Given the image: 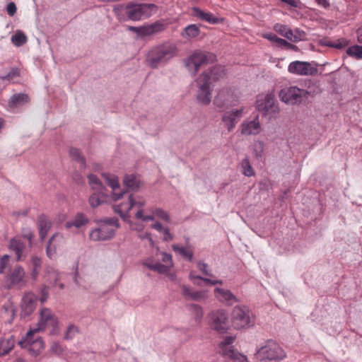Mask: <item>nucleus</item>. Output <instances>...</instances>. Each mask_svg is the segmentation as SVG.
Returning <instances> with one entry per match:
<instances>
[{"mask_svg":"<svg viewBox=\"0 0 362 362\" xmlns=\"http://www.w3.org/2000/svg\"><path fill=\"white\" fill-rule=\"evenodd\" d=\"M15 339L13 336H10L7 339L0 340V356H4L8 354L15 346Z\"/></svg>","mask_w":362,"mask_h":362,"instance_id":"obj_28","label":"nucleus"},{"mask_svg":"<svg viewBox=\"0 0 362 362\" xmlns=\"http://www.w3.org/2000/svg\"><path fill=\"white\" fill-rule=\"evenodd\" d=\"M163 30V25L156 23L148 26L141 27L139 36L144 37L151 35Z\"/></svg>","mask_w":362,"mask_h":362,"instance_id":"obj_32","label":"nucleus"},{"mask_svg":"<svg viewBox=\"0 0 362 362\" xmlns=\"http://www.w3.org/2000/svg\"><path fill=\"white\" fill-rule=\"evenodd\" d=\"M11 40L16 47H21L28 42V37L21 30H17L15 34L12 35Z\"/></svg>","mask_w":362,"mask_h":362,"instance_id":"obj_38","label":"nucleus"},{"mask_svg":"<svg viewBox=\"0 0 362 362\" xmlns=\"http://www.w3.org/2000/svg\"><path fill=\"white\" fill-rule=\"evenodd\" d=\"M106 197L107 195L103 191H95L90 196L88 202L92 208H96L105 202Z\"/></svg>","mask_w":362,"mask_h":362,"instance_id":"obj_30","label":"nucleus"},{"mask_svg":"<svg viewBox=\"0 0 362 362\" xmlns=\"http://www.w3.org/2000/svg\"><path fill=\"white\" fill-rule=\"evenodd\" d=\"M8 247L15 252L17 261H21L25 257V245L19 238L11 239Z\"/></svg>","mask_w":362,"mask_h":362,"instance_id":"obj_25","label":"nucleus"},{"mask_svg":"<svg viewBox=\"0 0 362 362\" xmlns=\"http://www.w3.org/2000/svg\"><path fill=\"white\" fill-rule=\"evenodd\" d=\"M240 134L244 136L257 135L262 131L259 115L253 119H245L240 126Z\"/></svg>","mask_w":362,"mask_h":362,"instance_id":"obj_19","label":"nucleus"},{"mask_svg":"<svg viewBox=\"0 0 362 362\" xmlns=\"http://www.w3.org/2000/svg\"><path fill=\"white\" fill-rule=\"evenodd\" d=\"M9 260V255H4L0 258V274L4 272L5 269L7 267Z\"/></svg>","mask_w":362,"mask_h":362,"instance_id":"obj_53","label":"nucleus"},{"mask_svg":"<svg viewBox=\"0 0 362 362\" xmlns=\"http://www.w3.org/2000/svg\"><path fill=\"white\" fill-rule=\"evenodd\" d=\"M288 28L287 25L279 23H276L274 27V30L284 37H285Z\"/></svg>","mask_w":362,"mask_h":362,"instance_id":"obj_51","label":"nucleus"},{"mask_svg":"<svg viewBox=\"0 0 362 362\" xmlns=\"http://www.w3.org/2000/svg\"><path fill=\"white\" fill-rule=\"evenodd\" d=\"M278 45L280 47H284L288 49H293L295 46L289 42H288L286 40L280 38V40H278Z\"/></svg>","mask_w":362,"mask_h":362,"instance_id":"obj_62","label":"nucleus"},{"mask_svg":"<svg viewBox=\"0 0 362 362\" xmlns=\"http://www.w3.org/2000/svg\"><path fill=\"white\" fill-rule=\"evenodd\" d=\"M306 88H301L302 95L304 99H307L310 97H314L320 93V90L319 87L311 81H308L305 83Z\"/></svg>","mask_w":362,"mask_h":362,"instance_id":"obj_29","label":"nucleus"},{"mask_svg":"<svg viewBox=\"0 0 362 362\" xmlns=\"http://www.w3.org/2000/svg\"><path fill=\"white\" fill-rule=\"evenodd\" d=\"M16 10L17 8L14 2H10L6 6V11L10 16H14L16 13Z\"/></svg>","mask_w":362,"mask_h":362,"instance_id":"obj_58","label":"nucleus"},{"mask_svg":"<svg viewBox=\"0 0 362 362\" xmlns=\"http://www.w3.org/2000/svg\"><path fill=\"white\" fill-rule=\"evenodd\" d=\"M245 113V108L242 107L239 109L228 111L223 115L221 119L224 127L228 132H231L235 128L240 118H241Z\"/></svg>","mask_w":362,"mask_h":362,"instance_id":"obj_20","label":"nucleus"},{"mask_svg":"<svg viewBox=\"0 0 362 362\" xmlns=\"http://www.w3.org/2000/svg\"><path fill=\"white\" fill-rule=\"evenodd\" d=\"M305 37V33L299 29H296L292 30L290 28H288L287 33L284 37L288 39V40L293 42H297L303 39Z\"/></svg>","mask_w":362,"mask_h":362,"instance_id":"obj_37","label":"nucleus"},{"mask_svg":"<svg viewBox=\"0 0 362 362\" xmlns=\"http://www.w3.org/2000/svg\"><path fill=\"white\" fill-rule=\"evenodd\" d=\"M235 341L233 337H227L220 344V349L223 355L234 359L237 362H247V358L245 356L236 352L231 344Z\"/></svg>","mask_w":362,"mask_h":362,"instance_id":"obj_17","label":"nucleus"},{"mask_svg":"<svg viewBox=\"0 0 362 362\" xmlns=\"http://www.w3.org/2000/svg\"><path fill=\"white\" fill-rule=\"evenodd\" d=\"M22 236L24 238L28 239L29 240L30 243H31L33 235V232L31 231V230L29 228H25L23 229Z\"/></svg>","mask_w":362,"mask_h":362,"instance_id":"obj_59","label":"nucleus"},{"mask_svg":"<svg viewBox=\"0 0 362 362\" xmlns=\"http://www.w3.org/2000/svg\"><path fill=\"white\" fill-rule=\"evenodd\" d=\"M264 151V144L262 141H257L253 144V152L257 158H261Z\"/></svg>","mask_w":362,"mask_h":362,"instance_id":"obj_45","label":"nucleus"},{"mask_svg":"<svg viewBox=\"0 0 362 362\" xmlns=\"http://www.w3.org/2000/svg\"><path fill=\"white\" fill-rule=\"evenodd\" d=\"M197 267L199 268V269L204 274V275H206V276H212V274H211V272H209V270L208 269V265L207 264L204 263V262H199L197 263Z\"/></svg>","mask_w":362,"mask_h":362,"instance_id":"obj_55","label":"nucleus"},{"mask_svg":"<svg viewBox=\"0 0 362 362\" xmlns=\"http://www.w3.org/2000/svg\"><path fill=\"white\" fill-rule=\"evenodd\" d=\"M28 100V95L27 94H14L8 101V106L10 107H16L27 103Z\"/></svg>","mask_w":362,"mask_h":362,"instance_id":"obj_33","label":"nucleus"},{"mask_svg":"<svg viewBox=\"0 0 362 362\" xmlns=\"http://www.w3.org/2000/svg\"><path fill=\"white\" fill-rule=\"evenodd\" d=\"M88 223V218L83 214H77L75 217L65 224L66 228L75 227L76 228H81L82 226H86Z\"/></svg>","mask_w":362,"mask_h":362,"instance_id":"obj_27","label":"nucleus"},{"mask_svg":"<svg viewBox=\"0 0 362 362\" xmlns=\"http://www.w3.org/2000/svg\"><path fill=\"white\" fill-rule=\"evenodd\" d=\"M214 81L223 78L225 76L224 69L222 66H215L207 71Z\"/></svg>","mask_w":362,"mask_h":362,"instance_id":"obj_42","label":"nucleus"},{"mask_svg":"<svg viewBox=\"0 0 362 362\" xmlns=\"http://www.w3.org/2000/svg\"><path fill=\"white\" fill-rule=\"evenodd\" d=\"M135 218L138 220H141L143 221H153L154 216L151 215H144V210L142 209H139L136 210V212L134 215Z\"/></svg>","mask_w":362,"mask_h":362,"instance_id":"obj_47","label":"nucleus"},{"mask_svg":"<svg viewBox=\"0 0 362 362\" xmlns=\"http://www.w3.org/2000/svg\"><path fill=\"white\" fill-rule=\"evenodd\" d=\"M215 59L216 56L212 53L197 51L187 59L185 65L191 74L194 76L202 66L213 62Z\"/></svg>","mask_w":362,"mask_h":362,"instance_id":"obj_7","label":"nucleus"},{"mask_svg":"<svg viewBox=\"0 0 362 362\" xmlns=\"http://www.w3.org/2000/svg\"><path fill=\"white\" fill-rule=\"evenodd\" d=\"M181 294L187 300L205 302L209 298L207 290H194L185 284H180Z\"/></svg>","mask_w":362,"mask_h":362,"instance_id":"obj_16","label":"nucleus"},{"mask_svg":"<svg viewBox=\"0 0 362 362\" xmlns=\"http://www.w3.org/2000/svg\"><path fill=\"white\" fill-rule=\"evenodd\" d=\"M100 223H107L110 227L113 228V226H115L116 228L119 227L118 220L117 218H106L103 221H101Z\"/></svg>","mask_w":362,"mask_h":362,"instance_id":"obj_57","label":"nucleus"},{"mask_svg":"<svg viewBox=\"0 0 362 362\" xmlns=\"http://www.w3.org/2000/svg\"><path fill=\"white\" fill-rule=\"evenodd\" d=\"M200 34L199 27L196 24H190L185 28L181 33L183 38L190 40Z\"/></svg>","mask_w":362,"mask_h":362,"instance_id":"obj_34","label":"nucleus"},{"mask_svg":"<svg viewBox=\"0 0 362 362\" xmlns=\"http://www.w3.org/2000/svg\"><path fill=\"white\" fill-rule=\"evenodd\" d=\"M40 237L43 240L51 228V222L45 216H40L38 218Z\"/></svg>","mask_w":362,"mask_h":362,"instance_id":"obj_31","label":"nucleus"},{"mask_svg":"<svg viewBox=\"0 0 362 362\" xmlns=\"http://www.w3.org/2000/svg\"><path fill=\"white\" fill-rule=\"evenodd\" d=\"M173 251L182 256L183 258L192 262L193 260L194 252L190 248L184 247L179 245L174 244L172 245Z\"/></svg>","mask_w":362,"mask_h":362,"instance_id":"obj_36","label":"nucleus"},{"mask_svg":"<svg viewBox=\"0 0 362 362\" xmlns=\"http://www.w3.org/2000/svg\"><path fill=\"white\" fill-rule=\"evenodd\" d=\"M177 54V47L171 43H164L153 47L146 56V64L152 69L165 65Z\"/></svg>","mask_w":362,"mask_h":362,"instance_id":"obj_1","label":"nucleus"},{"mask_svg":"<svg viewBox=\"0 0 362 362\" xmlns=\"http://www.w3.org/2000/svg\"><path fill=\"white\" fill-rule=\"evenodd\" d=\"M151 216H153L154 218L157 217L158 218L165 221L168 223L171 222V218L169 214L160 208L153 209Z\"/></svg>","mask_w":362,"mask_h":362,"instance_id":"obj_41","label":"nucleus"},{"mask_svg":"<svg viewBox=\"0 0 362 362\" xmlns=\"http://www.w3.org/2000/svg\"><path fill=\"white\" fill-rule=\"evenodd\" d=\"M157 11V6L153 4L129 3L125 7L128 18L136 21L149 18Z\"/></svg>","mask_w":362,"mask_h":362,"instance_id":"obj_4","label":"nucleus"},{"mask_svg":"<svg viewBox=\"0 0 362 362\" xmlns=\"http://www.w3.org/2000/svg\"><path fill=\"white\" fill-rule=\"evenodd\" d=\"M70 156L76 160L80 161L81 165L85 167V158L81 156V151L78 148H72L69 151Z\"/></svg>","mask_w":362,"mask_h":362,"instance_id":"obj_46","label":"nucleus"},{"mask_svg":"<svg viewBox=\"0 0 362 362\" xmlns=\"http://www.w3.org/2000/svg\"><path fill=\"white\" fill-rule=\"evenodd\" d=\"M50 351L54 354L60 355L63 353L64 349L59 342L53 341L50 346Z\"/></svg>","mask_w":362,"mask_h":362,"instance_id":"obj_50","label":"nucleus"},{"mask_svg":"<svg viewBox=\"0 0 362 362\" xmlns=\"http://www.w3.org/2000/svg\"><path fill=\"white\" fill-rule=\"evenodd\" d=\"M163 234V240L164 241H170L173 239V235L170 232V230L168 228H165L162 231Z\"/></svg>","mask_w":362,"mask_h":362,"instance_id":"obj_61","label":"nucleus"},{"mask_svg":"<svg viewBox=\"0 0 362 362\" xmlns=\"http://www.w3.org/2000/svg\"><path fill=\"white\" fill-rule=\"evenodd\" d=\"M346 53L358 59H362V46L354 45L347 49Z\"/></svg>","mask_w":362,"mask_h":362,"instance_id":"obj_44","label":"nucleus"},{"mask_svg":"<svg viewBox=\"0 0 362 362\" xmlns=\"http://www.w3.org/2000/svg\"><path fill=\"white\" fill-rule=\"evenodd\" d=\"M256 108L264 116L269 118L275 117L279 112L278 103L272 93L259 95L256 100Z\"/></svg>","mask_w":362,"mask_h":362,"instance_id":"obj_6","label":"nucleus"},{"mask_svg":"<svg viewBox=\"0 0 362 362\" xmlns=\"http://www.w3.org/2000/svg\"><path fill=\"white\" fill-rule=\"evenodd\" d=\"M155 266H156V269H154V271H157L159 273H164V272H167L168 269H169L168 267V266L161 264L160 263H156Z\"/></svg>","mask_w":362,"mask_h":362,"instance_id":"obj_64","label":"nucleus"},{"mask_svg":"<svg viewBox=\"0 0 362 362\" xmlns=\"http://www.w3.org/2000/svg\"><path fill=\"white\" fill-rule=\"evenodd\" d=\"M347 45V42L345 40H339L336 42H331V43H329L327 44L328 46L329 47H334V48H337V49H341V48H344Z\"/></svg>","mask_w":362,"mask_h":362,"instance_id":"obj_54","label":"nucleus"},{"mask_svg":"<svg viewBox=\"0 0 362 362\" xmlns=\"http://www.w3.org/2000/svg\"><path fill=\"white\" fill-rule=\"evenodd\" d=\"M255 356L262 362H279L286 357V353L276 341L268 340L257 350Z\"/></svg>","mask_w":362,"mask_h":362,"instance_id":"obj_2","label":"nucleus"},{"mask_svg":"<svg viewBox=\"0 0 362 362\" xmlns=\"http://www.w3.org/2000/svg\"><path fill=\"white\" fill-rule=\"evenodd\" d=\"M211 77L207 71L202 72L196 79V86L197 88L196 98L199 103L207 105L211 101V87L212 82Z\"/></svg>","mask_w":362,"mask_h":362,"instance_id":"obj_3","label":"nucleus"},{"mask_svg":"<svg viewBox=\"0 0 362 362\" xmlns=\"http://www.w3.org/2000/svg\"><path fill=\"white\" fill-rule=\"evenodd\" d=\"M89 184L94 191H103L104 187L100 180L93 174L88 176Z\"/></svg>","mask_w":362,"mask_h":362,"instance_id":"obj_40","label":"nucleus"},{"mask_svg":"<svg viewBox=\"0 0 362 362\" xmlns=\"http://www.w3.org/2000/svg\"><path fill=\"white\" fill-rule=\"evenodd\" d=\"M188 308L195 322L200 324L204 315L202 308L198 304L192 303L188 305Z\"/></svg>","mask_w":362,"mask_h":362,"instance_id":"obj_35","label":"nucleus"},{"mask_svg":"<svg viewBox=\"0 0 362 362\" xmlns=\"http://www.w3.org/2000/svg\"><path fill=\"white\" fill-rule=\"evenodd\" d=\"M37 300V296L34 293L30 292L25 293L21 304V315L27 317L31 315L36 308Z\"/></svg>","mask_w":362,"mask_h":362,"instance_id":"obj_22","label":"nucleus"},{"mask_svg":"<svg viewBox=\"0 0 362 362\" xmlns=\"http://www.w3.org/2000/svg\"><path fill=\"white\" fill-rule=\"evenodd\" d=\"M279 96L282 102L291 105L299 104L304 99L301 88L297 86H290L281 89Z\"/></svg>","mask_w":362,"mask_h":362,"instance_id":"obj_15","label":"nucleus"},{"mask_svg":"<svg viewBox=\"0 0 362 362\" xmlns=\"http://www.w3.org/2000/svg\"><path fill=\"white\" fill-rule=\"evenodd\" d=\"M317 71L315 64L308 62L294 61L288 66L289 73L298 76H315L317 74Z\"/></svg>","mask_w":362,"mask_h":362,"instance_id":"obj_14","label":"nucleus"},{"mask_svg":"<svg viewBox=\"0 0 362 362\" xmlns=\"http://www.w3.org/2000/svg\"><path fill=\"white\" fill-rule=\"evenodd\" d=\"M162 261L165 263H166L165 266H168V267L170 269L173 267V259H172V255L170 254L166 253V252H162Z\"/></svg>","mask_w":362,"mask_h":362,"instance_id":"obj_52","label":"nucleus"},{"mask_svg":"<svg viewBox=\"0 0 362 362\" xmlns=\"http://www.w3.org/2000/svg\"><path fill=\"white\" fill-rule=\"evenodd\" d=\"M115 235V229L107 223H100L98 228L90 230L89 237L93 241H103L111 239Z\"/></svg>","mask_w":362,"mask_h":362,"instance_id":"obj_18","label":"nucleus"},{"mask_svg":"<svg viewBox=\"0 0 362 362\" xmlns=\"http://www.w3.org/2000/svg\"><path fill=\"white\" fill-rule=\"evenodd\" d=\"M240 166L242 168V173L245 176L251 177L255 175L254 170L252 168L250 160L247 158L242 160Z\"/></svg>","mask_w":362,"mask_h":362,"instance_id":"obj_39","label":"nucleus"},{"mask_svg":"<svg viewBox=\"0 0 362 362\" xmlns=\"http://www.w3.org/2000/svg\"><path fill=\"white\" fill-rule=\"evenodd\" d=\"M59 321L57 316L47 308H43L40 312V318L35 327L30 328L40 332L45 330L47 328H50L52 334H54L58 329Z\"/></svg>","mask_w":362,"mask_h":362,"instance_id":"obj_9","label":"nucleus"},{"mask_svg":"<svg viewBox=\"0 0 362 362\" xmlns=\"http://www.w3.org/2000/svg\"><path fill=\"white\" fill-rule=\"evenodd\" d=\"M215 298L221 303L227 305H231L238 301V298L228 289L216 288L214 289Z\"/></svg>","mask_w":362,"mask_h":362,"instance_id":"obj_23","label":"nucleus"},{"mask_svg":"<svg viewBox=\"0 0 362 362\" xmlns=\"http://www.w3.org/2000/svg\"><path fill=\"white\" fill-rule=\"evenodd\" d=\"M146 204V200L141 196H134L129 194L127 201L122 204L115 205L113 206L114 211L119 214L122 218L127 220L129 218V211L133 208L137 209H142Z\"/></svg>","mask_w":362,"mask_h":362,"instance_id":"obj_8","label":"nucleus"},{"mask_svg":"<svg viewBox=\"0 0 362 362\" xmlns=\"http://www.w3.org/2000/svg\"><path fill=\"white\" fill-rule=\"evenodd\" d=\"M77 332L78 328L76 326L71 325L67 328L66 332L64 335V339L66 340L71 339L75 337Z\"/></svg>","mask_w":362,"mask_h":362,"instance_id":"obj_49","label":"nucleus"},{"mask_svg":"<svg viewBox=\"0 0 362 362\" xmlns=\"http://www.w3.org/2000/svg\"><path fill=\"white\" fill-rule=\"evenodd\" d=\"M103 177L104 178L106 184L111 187L112 189V192L111 194V198L113 201H117L122 199L124 194H126V191H121L119 192H117V189L120 188L119 179L117 176L108 173H103Z\"/></svg>","mask_w":362,"mask_h":362,"instance_id":"obj_21","label":"nucleus"},{"mask_svg":"<svg viewBox=\"0 0 362 362\" xmlns=\"http://www.w3.org/2000/svg\"><path fill=\"white\" fill-rule=\"evenodd\" d=\"M192 12L195 17L211 24H217L222 21V19L214 16L211 13L205 12L197 7H194Z\"/></svg>","mask_w":362,"mask_h":362,"instance_id":"obj_26","label":"nucleus"},{"mask_svg":"<svg viewBox=\"0 0 362 362\" xmlns=\"http://www.w3.org/2000/svg\"><path fill=\"white\" fill-rule=\"evenodd\" d=\"M62 235L59 234H54L52 236V238L49 240V242L47 245V255L51 257L56 251V245H53V241H54L56 239H62Z\"/></svg>","mask_w":362,"mask_h":362,"instance_id":"obj_43","label":"nucleus"},{"mask_svg":"<svg viewBox=\"0 0 362 362\" xmlns=\"http://www.w3.org/2000/svg\"><path fill=\"white\" fill-rule=\"evenodd\" d=\"M49 279L54 286H57V281L59 279V274L54 269L49 271Z\"/></svg>","mask_w":362,"mask_h":362,"instance_id":"obj_56","label":"nucleus"},{"mask_svg":"<svg viewBox=\"0 0 362 362\" xmlns=\"http://www.w3.org/2000/svg\"><path fill=\"white\" fill-rule=\"evenodd\" d=\"M127 191L137 192L142 185L140 177L134 174H127L122 180Z\"/></svg>","mask_w":362,"mask_h":362,"instance_id":"obj_24","label":"nucleus"},{"mask_svg":"<svg viewBox=\"0 0 362 362\" xmlns=\"http://www.w3.org/2000/svg\"><path fill=\"white\" fill-rule=\"evenodd\" d=\"M238 102V95L229 88L220 89L216 95L214 103L218 107L234 106Z\"/></svg>","mask_w":362,"mask_h":362,"instance_id":"obj_13","label":"nucleus"},{"mask_svg":"<svg viewBox=\"0 0 362 362\" xmlns=\"http://www.w3.org/2000/svg\"><path fill=\"white\" fill-rule=\"evenodd\" d=\"M139 238L141 240H147L149 243V245L153 247L154 245V241L153 240L151 235L149 233H144L139 235Z\"/></svg>","mask_w":362,"mask_h":362,"instance_id":"obj_60","label":"nucleus"},{"mask_svg":"<svg viewBox=\"0 0 362 362\" xmlns=\"http://www.w3.org/2000/svg\"><path fill=\"white\" fill-rule=\"evenodd\" d=\"M233 326L236 329L248 328L255 324L254 317L250 310L244 305H236L231 313Z\"/></svg>","mask_w":362,"mask_h":362,"instance_id":"obj_5","label":"nucleus"},{"mask_svg":"<svg viewBox=\"0 0 362 362\" xmlns=\"http://www.w3.org/2000/svg\"><path fill=\"white\" fill-rule=\"evenodd\" d=\"M210 327L220 333L226 332L229 327L228 315L223 309L212 311L209 314Z\"/></svg>","mask_w":362,"mask_h":362,"instance_id":"obj_11","label":"nucleus"},{"mask_svg":"<svg viewBox=\"0 0 362 362\" xmlns=\"http://www.w3.org/2000/svg\"><path fill=\"white\" fill-rule=\"evenodd\" d=\"M35 333V331L30 329L26 335L18 343L22 349H25L34 357L38 356L45 349V342L42 338L33 339V335Z\"/></svg>","mask_w":362,"mask_h":362,"instance_id":"obj_10","label":"nucleus"},{"mask_svg":"<svg viewBox=\"0 0 362 362\" xmlns=\"http://www.w3.org/2000/svg\"><path fill=\"white\" fill-rule=\"evenodd\" d=\"M263 37L272 42H274L278 44V40H280L275 34L273 33H266L263 35Z\"/></svg>","mask_w":362,"mask_h":362,"instance_id":"obj_63","label":"nucleus"},{"mask_svg":"<svg viewBox=\"0 0 362 362\" xmlns=\"http://www.w3.org/2000/svg\"><path fill=\"white\" fill-rule=\"evenodd\" d=\"M20 75V73H19V70L16 68H12L11 69V71L8 73V74H6V76H0V80H2V81H11L12 80H13L14 78H16V77L19 76Z\"/></svg>","mask_w":362,"mask_h":362,"instance_id":"obj_48","label":"nucleus"},{"mask_svg":"<svg viewBox=\"0 0 362 362\" xmlns=\"http://www.w3.org/2000/svg\"><path fill=\"white\" fill-rule=\"evenodd\" d=\"M27 283L28 278L25 270L21 266H16L6 277V287L8 289H21L25 287Z\"/></svg>","mask_w":362,"mask_h":362,"instance_id":"obj_12","label":"nucleus"}]
</instances>
